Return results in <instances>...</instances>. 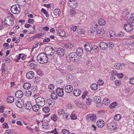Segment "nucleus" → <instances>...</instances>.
I'll use <instances>...</instances> for the list:
<instances>
[{
	"mask_svg": "<svg viewBox=\"0 0 134 134\" xmlns=\"http://www.w3.org/2000/svg\"><path fill=\"white\" fill-rule=\"evenodd\" d=\"M117 103L116 102H113L109 105V107L111 109H115L116 107Z\"/></svg>",
	"mask_w": 134,
	"mask_h": 134,
	"instance_id": "obj_43",
	"label": "nucleus"
},
{
	"mask_svg": "<svg viewBox=\"0 0 134 134\" xmlns=\"http://www.w3.org/2000/svg\"><path fill=\"white\" fill-rule=\"evenodd\" d=\"M98 23L99 25L100 26H103L106 23V21L104 19L102 18H100L98 20Z\"/></svg>",
	"mask_w": 134,
	"mask_h": 134,
	"instance_id": "obj_30",
	"label": "nucleus"
},
{
	"mask_svg": "<svg viewBox=\"0 0 134 134\" xmlns=\"http://www.w3.org/2000/svg\"><path fill=\"white\" fill-rule=\"evenodd\" d=\"M19 55L20 58L23 60L25 59L26 57V55H24V54H19Z\"/></svg>",
	"mask_w": 134,
	"mask_h": 134,
	"instance_id": "obj_49",
	"label": "nucleus"
},
{
	"mask_svg": "<svg viewBox=\"0 0 134 134\" xmlns=\"http://www.w3.org/2000/svg\"><path fill=\"white\" fill-rule=\"evenodd\" d=\"M133 19L130 18L127 21V23L129 24H130L133 26H134V24H133V23L134 21H133Z\"/></svg>",
	"mask_w": 134,
	"mask_h": 134,
	"instance_id": "obj_47",
	"label": "nucleus"
},
{
	"mask_svg": "<svg viewBox=\"0 0 134 134\" xmlns=\"http://www.w3.org/2000/svg\"><path fill=\"white\" fill-rule=\"evenodd\" d=\"M83 52V49L80 48H78L77 49L76 53L81 60H83L84 58V54Z\"/></svg>",
	"mask_w": 134,
	"mask_h": 134,
	"instance_id": "obj_9",
	"label": "nucleus"
},
{
	"mask_svg": "<svg viewBox=\"0 0 134 134\" xmlns=\"http://www.w3.org/2000/svg\"><path fill=\"white\" fill-rule=\"evenodd\" d=\"M92 50H93L96 52H98L99 51V48L97 46H94L93 47H92Z\"/></svg>",
	"mask_w": 134,
	"mask_h": 134,
	"instance_id": "obj_51",
	"label": "nucleus"
},
{
	"mask_svg": "<svg viewBox=\"0 0 134 134\" xmlns=\"http://www.w3.org/2000/svg\"><path fill=\"white\" fill-rule=\"evenodd\" d=\"M97 35H99L101 36L104 33L105 31L103 29H99L97 31Z\"/></svg>",
	"mask_w": 134,
	"mask_h": 134,
	"instance_id": "obj_32",
	"label": "nucleus"
},
{
	"mask_svg": "<svg viewBox=\"0 0 134 134\" xmlns=\"http://www.w3.org/2000/svg\"><path fill=\"white\" fill-rule=\"evenodd\" d=\"M68 5L69 7L74 9L78 5V4L76 1L74 0H70L68 2Z\"/></svg>",
	"mask_w": 134,
	"mask_h": 134,
	"instance_id": "obj_7",
	"label": "nucleus"
},
{
	"mask_svg": "<svg viewBox=\"0 0 134 134\" xmlns=\"http://www.w3.org/2000/svg\"><path fill=\"white\" fill-rule=\"evenodd\" d=\"M41 80L40 77L37 76L35 77L34 79L33 80L34 83H38L40 82Z\"/></svg>",
	"mask_w": 134,
	"mask_h": 134,
	"instance_id": "obj_40",
	"label": "nucleus"
},
{
	"mask_svg": "<svg viewBox=\"0 0 134 134\" xmlns=\"http://www.w3.org/2000/svg\"><path fill=\"white\" fill-rule=\"evenodd\" d=\"M58 114L59 115H61L63 113L64 114V110L63 109H59L58 111Z\"/></svg>",
	"mask_w": 134,
	"mask_h": 134,
	"instance_id": "obj_52",
	"label": "nucleus"
},
{
	"mask_svg": "<svg viewBox=\"0 0 134 134\" xmlns=\"http://www.w3.org/2000/svg\"><path fill=\"white\" fill-rule=\"evenodd\" d=\"M88 97V98H87V97H86V104L87 105H90L91 104V102H92V100L90 98H89V97Z\"/></svg>",
	"mask_w": 134,
	"mask_h": 134,
	"instance_id": "obj_45",
	"label": "nucleus"
},
{
	"mask_svg": "<svg viewBox=\"0 0 134 134\" xmlns=\"http://www.w3.org/2000/svg\"><path fill=\"white\" fill-rule=\"evenodd\" d=\"M54 86L53 84H51L48 85V88L50 89L53 90L54 89Z\"/></svg>",
	"mask_w": 134,
	"mask_h": 134,
	"instance_id": "obj_63",
	"label": "nucleus"
},
{
	"mask_svg": "<svg viewBox=\"0 0 134 134\" xmlns=\"http://www.w3.org/2000/svg\"><path fill=\"white\" fill-rule=\"evenodd\" d=\"M69 114L67 113H64L63 114V117L64 120L65 121H67L70 119Z\"/></svg>",
	"mask_w": 134,
	"mask_h": 134,
	"instance_id": "obj_28",
	"label": "nucleus"
},
{
	"mask_svg": "<svg viewBox=\"0 0 134 134\" xmlns=\"http://www.w3.org/2000/svg\"><path fill=\"white\" fill-rule=\"evenodd\" d=\"M39 106V105L37 104H36L34 105L33 106H32V108L34 111L37 112L40 109Z\"/></svg>",
	"mask_w": 134,
	"mask_h": 134,
	"instance_id": "obj_33",
	"label": "nucleus"
},
{
	"mask_svg": "<svg viewBox=\"0 0 134 134\" xmlns=\"http://www.w3.org/2000/svg\"><path fill=\"white\" fill-rule=\"evenodd\" d=\"M73 93L74 95L75 96H79L81 93V91L80 90L78 89H74L73 91Z\"/></svg>",
	"mask_w": 134,
	"mask_h": 134,
	"instance_id": "obj_21",
	"label": "nucleus"
},
{
	"mask_svg": "<svg viewBox=\"0 0 134 134\" xmlns=\"http://www.w3.org/2000/svg\"><path fill=\"white\" fill-rule=\"evenodd\" d=\"M4 22L8 25L11 26L13 24L14 21L12 17L8 16L5 19Z\"/></svg>",
	"mask_w": 134,
	"mask_h": 134,
	"instance_id": "obj_6",
	"label": "nucleus"
},
{
	"mask_svg": "<svg viewBox=\"0 0 134 134\" xmlns=\"http://www.w3.org/2000/svg\"><path fill=\"white\" fill-rule=\"evenodd\" d=\"M95 30L91 27L90 30L88 31V34L90 35H93V34L95 32Z\"/></svg>",
	"mask_w": 134,
	"mask_h": 134,
	"instance_id": "obj_37",
	"label": "nucleus"
},
{
	"mask_svg": "<svg viewBox=\"0 0 134 134\" xmlns=\"http://www.w3.org/2000/svg\"><path fill=\"white\" fill-rule=\"evenodd\" d=\"M56 52L59 55L63 56L64 55V49L62 48H57Z\"/></svg>",
	"mask_w": 134,
	"mask_h": 134,
	"instance_id": "obj_17",
	"label": "nucleus"
},
{
	"mask_svg": "<svg viewBox=\"0 0 134 134\" xmlns=\"http://www.w3.org/2000/svg\"><path fill=\"white\" fill-rule=\"evenodd\" d=\"M7 100L8 103H11L14 101V98L13 97L10 96L7 97Z\"/></svg>",
	"mask_w": 134,
	"mask_h": 134,
	"instance_id": "obj_36",
	"label": "nucleus"
},
{
	"mask_svg": "<svg viewBox=\"0 0 134 134\" xmlns=\"http://www.w3.org/2000/svg\"><path fill=\"white\" fill-rule=\"evenodd\" d=\"M121 118V116L119 114L116 115L114 117V119L116 121L119 120Z\"/></svg>",
	"mask_w": 134,
	"mask_h": 134,
	"instance_id": "obj_48",
	"label": "nucleus"
},
{
	"mask_svg": "<svg viewBox=\"0 0 134 134\" xmlns=\"http://www.w3.org/2000/svg\"><path fill=\"white\" fill-rule=\"evenodd\" d=\"M42 12L45 14L46 16L47 17H48L49 16V15L48 14V12L46 11V10L45 9L42 8L41 9Z\"/></svg>",
	"mask_w": 134,
	"mask_h": 134,
	"instance_id": "obj_55",
	"label": "nucleus"
},
{
	"mask_svg": "<svg viewBox=\"0 0 134 134\" xmlns=\"http://www.w3.org/2000/svg\"><path fill=\"white\" fill-rule=\"evenodd\" d=\"M47 103L51 107H52L54 105L55 103L54 99H48L47 101Z\"/></svg>",
	"mask_w": 134,
	"mask_h": 134,
	"instance_id": "obj_24",
	"label": "nucleus"
},
{
	"mask_svg": "<svg viewBox=\"0 0 134 134\" xmlns=\"http://www.w3.org/2000/svg\"><path fill=\"white\" fill-rule=\"evenodd\" d=\"M43 111L45 113H48L50 110L49 108L48 107H46L42 109Z\"/></svg>",
	"mask_w": 134,
	"mask_h": 134,
	"instance_id": "obj_46",
	"label": "nucleus"
},
{
	"mask_svg": "<svg viewBox=\"0 0 134 134\" xmlns=\"http://www.w3.org/2000/svg\"><path fill=\"white\" fill-rule=\"evenodd\" d=\"M68 61L71 62V61L74 62H77L80 58L78 56L76 53H70L68 57H67Z\"/></svg>",
	"mask_w": 134,
	"mask_h": 134,
	"instance_id": "obj_2",
	"label": "nucleus"
},
{
	"mask_svg": "<svg viewBox=\"0 0 134 134\" xmlns=\"http://www.w3.org/2000/svg\"><path fill=\"white\" fill-rule=\"evenodd\" d=\"M71 119L72 120H75L77 119V117L76 115L74 114H72L70 115Z\"/></svg>",
	"mask_w": 134,
	"mask_h": 134,
	"instance_id": "obj_57",
	"label": "nucleus"
},
{
	"mask_svg": "<svg viewBox=\"0 0 134 134\" xmlns=\"http://www.w3.org/2000/svg\"><path fill=\"white\" fill-rule=\"evenodd\" d=\"M77 26L75 25L72 26H71L70 27L71 30L73 31H75L77 29Z\"/></svg>",
	"mask_w": 134,
	"mask_h": 134,
	"instance_id": "obj_62",
	"label": "nucleus"
},
{
	"mask_svg": "<svg viewBox=\"0 0 134 134\" xmlns=\"http://www.w3.org/2000/svg\"><path fill=\"white\" fill-rule=\"evenodd\" d=\"M91 88L92 90H96L98 88L97 85L95 83L92 84L91 86Z\"/></svg>",
	"mask_w": 134,
	"mask_h": 134,
	"instance_id": "obj_44",
	"label": "nucleus"
},
{
	"mask_svg": "<svg viewBox=\"0 0 134 134\" xmlns=\"http://www.w3.org/2000/svg\"><path fill=\"white\" fill-rule=\"evenodd\" d=\"M110 73L111 75L114 76H115L116 75H117V74H118L117 73V72L115 70H113L111 71Z\"/></svg>",
	"mask_w": 134,
	"mask_h": 134,
	"instance_id": "obj_61",
	"label": "nucleus"
},
{
	"mask_svg": "<svg viewBox=\"0 0 134 134\" xmlns=\"http://www.w3.org/2000/svg\"><path fill=\"white\" fill-rule=\"evenodd\" d=\"M37 65L34 63H31L29 65L30 68L31 69H34L37 66Z\"/></svg>",
	"mask_w": 134,
	"mask_h": 134,
	"instance_id": "obj_58",
	"label": "nucleus"
},
{
	"mask_svg": "<svg viewBox=\"0 0 134 134\" xmlns=\"http://www.w3.org/2000/svg\"><path fill=\"white\" fill-rule=\"evenodd\" d=\"M97 125L98 127H102L104 126V122L102 120H99L97 122Z\"/></svg>",
	"mask_w": 134,
	"mask_h": 134,
	"instance_id": "obj_19",
	"label": "nucleus"
},
{
	"mask_svg": "<svg viewBox=\"0 0 134 134\" xmlns=\"http://www.w3.org/2000/svg\"><path fill=\"white\" fill-rule=\"evenodd\" d=\"M116 36L119 39H121L125 36V33L122 31H120L118 33Z\"/></svg>",
	"mask_w": 134,
	"mask_h": 134,
	"instance_id": "obj_23",
	"label": "nucleus"
},
{
	"mask_svg": "<svg viewBox=\"0 0 134 134\" xmlns=\"http://www.w3.org/2000/svg\"><path fill=\"white\" fill-rule=\"evenodd\" d=\"M16 106L18 108H21L24 105V101L21 99L17 100L15 103Z\"/></svg>",
	"mask_w": 134,
	"mask_h": 134,
	"instance_id": "obj_13",
	"label": "nucleus"
},
{
	"mask_svg": "<svg viewBox=\"0 0 134 134\" xmlns=\"http://www.w3.org/2000/svg\"><path fill=\"white\" fill-rule=\"evenodd\" d=\"M51 118L54 121H56L57 119V117L56 115H53L51 116Z\"/></svg>",
	"mask_w": 134,
	"mask_h": 134,
	"instance_id": "obj_53",
	"label": "nucleus"
},
{
	"mask_svg": "<svg viewBox=\"0 0 134 134\" xmlns=\"http://www.w3.org/2000/svg\"><path fill=\"white\" fill-rule=\"evenodd\" d=\"M58 34L60 36L64 37L65 35V31L62 30H59L58 31Z\"/></svg>",
	"mask_w": 134,
	"mask_h": 134,
	"instance_id": "obj_31",
	"label": "nucleus"
},
{
	"mask_svg": "<svg viewBox=\"0 0 134 134\" xmlns=\"http://www.w3.org/2000/svg\"><path fill=\"white\" fill-rule=\"evenodd\" d=\"M32 92L29 90H27L26 91L25 95L26 96H31L32 94Z\"/></svg>",
	"mask_w": 134,
	"mask_h": 134,
	"instance_id": "obj_60",
	"label": "nucleus"
},
{
	"mask_svg": "<svg viewBox=\"0 0 134 134\" xmlns=\"http://www.w3.org/2000/svg\"><path fill=\"white\" fill-rule=\"evenodd\" d=\"M98 27V25L97 23L95 22L92 23L91 24V27L94 29L95 30H96L97 29Z\"/></svg>",
	"mask_w": 134,
	"mask_h": 134,
	"instance_id": "obj_35",
	"label": "nucleus"
},
{
	"mask_svg": "<svg viewBox=\"0 0 134 134\" xmlns=\"http://www.w3.org/2000/svg\"><path fill=\"white\" fill-rule=\"evenodd\" d=\"M54 49H52L51 50H50L49 51H46V54H47V55H53L54 53Z\"/></svg>",
	"mask_w": 134,
	"mask_h": 134,
	"instance_id": "obj_26",
	"label": "nucleus"
},
{
	"mask_svg": "<svg viewBox=\"0 0 134 134\" xmlns=\"http://www.w3.org/2000/svg\"><path fill=\"white\" fill-rule=\"evenodd\" d=\"M13 130H7L6 131L4 134H13Z\"/></svg>",
	"mask_w": 134,
	"mask_h": 134,
	"instance_id": "obj_50",
	"label": "nucleus"
},
{
	"mask_svg": "<svg viewBox=\"0 0 134 134\" xmlns=\"http://www.w3.org/2000/svg\"><path fill=\"white\" fill-rule=\"evenodd\" d=\"M16 1L18 3H22V5H25L26 4V1L25 0H16Z\"/></svg>",
	"mask_w": 134,
	"mask_h": 134,
	"instance_id": "obj_54",
	"label": "nucleus"
},
{
	"mask_svg": "<svg viewBox=\"0 0 134 134\" xmlns=\"http://www.w3.org/2000/svg\"><path fill=\"white\" fill-rule=\"evenodd\" d=\"M51 96L53 99H56L58 98V96L56 93L54 92H53L51 94Z\"/></svg>",
	"mask_w": 134,
	"mask_h": 134,
	"instance_id": "obj_42",
	"label": "nucleus"
},
{
	"mask_svg": "<svg viewBox=\"0 0 134 134\" xmlns=\"http://www.w3.org/2000/svg\"><path fill=\"white\" fill-rule=\"evenodd\" d=\"M103 103L105 105H108L109 104V101L108 98H105L103 100Z\"/></svg>",
	"mask_w": 134,
	"mask_h": 134,
	"instance_id": "obj_38",
	"label": "nucleus"
},
{
	"mask_svg": "<svg viewBox=\"0 0 134 134\" xmlns=\"http://www.w3.org/2000/svg\"><path fill=\"white\" fill-rule=\"evenodd\" d=\"M70 13L71 15H74L76 13V12L74 10L72 9L70 11Z\"/></svg>",
	"mask_w": 134,
	"mask_h": 134,
	"instance_id": "obj_64",
	"label": "nucleus"
},
{
	"mask_svg": "<svg viewBox=\"0 0 134 134\" xmlns=\"http://www.w3.org/2000/svg\"><path fill=\"white\" fill-rule=\"evenodd\" d=\"M84 48L87 51L90 52L92 50V46L88 43H86L84 45Z\"/></svg>",
	"mask_w": 134,
	"mask_h": 134,
	"instance_id": "obj_14",
	"label": "nucleus"
},
{
	"mask_svg": "<svg viewBox=\"0 0 134 134\" xmlns=\"http://www.w3.org/2000/svg\"><path fill=\"white\" fill-rule=\"evenodd\" d=\"M48 58L46 54L43 53H39L37 57V60L38 62L41 64L45 63L47 62Z\"/></svg>",
	"mask_w": 134,
	"mask_h": 134,
	"instance_id": "obj_1",
	"label": "nucleus"
},
{
	"mask_svg": "<svg viewBox=\"0 0 134 134\" xmlns=\"http://www.w3.org/2000/svg\"><path fill=\"white\" fill-rule=\"evenodd\" d=\"M74 79L73 76L71 75H68L66 77V79L68 82H70Z\"/></svg>",
	"mask_w": 134,
	"mask_h": 134,
	"instance_id": "obj_39",
	"label": "nucleus"
},
{
	"mask_svg": "<svg viewBox=\"0 0 134 134\" xmlns=\"http://www.w3.org/2000/svg\"><path fill=\"white\" fill-rule=\"evenodd\" d=\"M125 65L124 63L116 64H115L114 65V68L116 69H119L122 68V66H125Z\"/></svg>",
	"mask_w": 134,
	"mask_h": 134,
	"instance_id": "obj_18",
	"label": "nucleus"
},
{
	"mask_svg": "<svg viewBox=\"0 0 134 134\" xmlns=\"http://www.w3.org/2000/svg\"><path fill=\"white\" fill-rule=\"evenodd\" d=\"M45 100L42 97H38L36 99V104L40 105V106L42 107L45 104Z\"/></svg>",
	"mask_w": 134,
	"mask_h": 134,
	"instance_id": "obj_4",
	"label": "nucleus"
},
{
	"mask_svg": "<svg viewBox=\"0 0 134 134\" xmlns=\"http://www.w3.org/2000/svg\"><path fill=\"white\" fill-rule=\"evenodd\" d=\"M133 26L127 23L124 25V29L128 32L131 31L133 29Z\"/></svg>",
	"mask_w": 134,
	"mask_h": 134,
	"instance_id": "obj_10",
	"label": "nucleus"
},
{
	"mask_svg": "<svg viewBox=\"0 0 134 134\" xmlns=\"http://www.w3.org/2000/svg\"><path fill=\"white\" fill-rule=\"evenodd\" d=\"M62 132L63 134H70L69 131L65 129L62 130Z\"/></svg>",
	"mask_w": 134,
	"mask_h": 134,
	"instance_id": "obj_59",
	"label": "nucleus"
},
{
	"mask_svg": "<svg viewBox=\"0 0 134 134\" xmlns=\"http://www.w3.org/2000/svg\"><path fill=\"white\" fill-rule=\"evenodd\" d=\"M107 44L109 48L111 49H112L114 46V44L112 42L109 41L108 42Z\"/></svg>",
	"mask_w": 134,
	"mask_h": 134,
	"instance_id": "obj_41",
	"label": "nucleus"
},
{
	"mask_svg": "<svg viewBox=\"0 0 134 134\" xmlns=\"http://www.w3.org/2000/svg\"><path fill=\"white\" fill-rule=\"evenodd\" d=\"M93 100L97 103H99L100 102V97L98 96H96L94 98Z\"/></svg>",
	"mask_w": 134,
	"mask_h": 134,
	"instance_id": "obj_29",
	"label": "nucleus"
},
{
	"mask_svg": "<svg viewBox=\"0 0 134 134\" xmlns=\"http://www.w3.org/2000/svg\"><path fill=\"white\" fill-rule=\"evenodd\" d=\"M31 86V84L29 82H26L23 85L24 88L27 90L29 89L30 88Z\"/></svg>",
	"mask_w": 134,
	"mask_h": 134,
	"instance_id": "obj_27",
	"label": "nucleus"
},
{
	"mask_svg": "<svg viewBox=\"0 0 134 134\" xmlns=\"http://www.w3.org/2000/svg\"><path fill=\"white\" fill-rule=\"evenodd\" d=\"M25 108L27 110L31 109L32 107L31 103L29 102H26L24 105Z\"/></svg>",
	"mask_w": 134,
	"mask_h": 134,
	"instance_id": "obj_22",
	"label": "nucleus"
},
{
	"mask_svg": "<svg viewBox=\"0 0 134 134\" xmlns=\"http://www.w3.org/2000/svg\"><path fill=\"white\" fill-rule=\"evenodd\" d=\"M86 118L87 120H90L91 121H95L96 120L97 116L95 114H90L86 116Z\"/></svg>",
	"mask_w": 134,
	"mask_h": 134,
	"instance_id": "obj_8",
	"label": "nucleus"
},
{
	"mask_svg": "<svg viewBox=\"0 0 134 134\" xmlns=\"http://www.w3.org/2000/svg\"><path fill=\"white\" fill-rule=\"evenodd\" d=\"M99 46L101 49L103 50H105L107 49L108 46L107 43L102 42L99 43Z\"/></svg>",
	"mask_w": 134,
	"mask_h": 134,
	"instance_id": "obj_11",
	"label": "nucleus"
},
{
	"mask_svg": "<svg viewBox=\"0 0 134 134\" xmlns=\"http://www.w3.org/2000/svg\"><path fill=\"white\" fill-rule=\"evenodd\" d=\"M23 94V92L21 90L17 91L15 93V96L16 97L19 98L22 97Z\"/></svg>",
	"mask_w": 134,
	"mask_h": 134,
	"instance_id": "obj_16",
	"label": "nucleus"
},
{
	"mask_svg": "<svg viewBox=\"0 0 134 134\" xmlns=\"http://www.w3.org/2000/svg\"><path fill=\"white\" fill-rule=\"evenodd\" d=\"M107 125L108 128L111 131H114L117 128V124L114 121L110 122Z\"/></svg>",
	"mask_w": 134,
	"mask_h": 134,
	"instance_id": "obj_5",
	"label": "nucleus"
},
{
	"mask_svg": "<svg viewBox=\"0 0 134 134\" xmlns=\"http://www.w3.org/2000/svg\"><path fill=\"white\" fill-rule=\"evenodd\" d=\"M57 94L59 97L63 96L64 94V89L63 88H58L56 90Z\"/></svg>",
	"mask_w": 134,
	"mask_h": 134,
	"instance_id": "obj_12",
	"label": "nucleus"
},
{
	"mask_svg": "<svg viewBox=\"0 0 134 134\" xmlns=\"http://www.w3.org/2000/svg\"><path fill=\"white\" fill-rule=\"evenodd\" d=\"M97 83L99 86H102L103 85L104 82L102 80H99L97 81Z\"/></svg>",
	"mask_w": 134,
	"mask_h": 134,
	"instance_id": "obj_56",
	"label": "nucleus"
},
{
	"mask_svg": "<svg viewBox=\"0 0 134 134\" xmlns=\"http://www.w3.org/2000/svg\"><path fill=\"white\" fill-rule=\"evenodd\" d=\"M54 16L57 17L59 16L61 13V11L59 9L57 8L54 10Z\"/></svg>",
	"mask_w": 134,
	"mask_h": 134,
	"instance_id": "obj_25",
	"label": "nucleus"
},
{
	"mask_svg": "<svg viewBox=\"0 0 134 134\" xmlns=\"http://www.w3.org/2000/svg\"><path fill=\"white\" fill-rule=\"evenodd\" d=\"M34 73L32 71H30L27 72L26 76L29 79H31L33 78L34 76Z\"/></svg>",
	"mask_w": 134,
	"mask_h": 134,
	"instance_id": "obj_20",
	"label": "nucleus"
},
{
	"mask_svg": "<svg viewBox=\"0 0 134 134\" xmlns=\"http://www.w3.org/2000/svg\"><path fill=\"white\" fill-rule=\"evenodd\" d=\"M11 10L12 13L14 14H18L20 11L19 5L17 4L13 5L11 7Z\"/></svg>",
	"mask_w": 134,
	"mask_h": 134,
	"instance_id": "obj_3",
	"label": "nucleus"
},
{
	"mask_svg": "<svg viewBox=\"0 0 134 134\" xmlns=\"http://www.w3.org/2000/svg\"><path fill=\"white\" fill-rule=\"evenodd\" d=\"M73 89V87L71 85H68L65 87V92L69 93L71 92Z\"/></svg>",
	"mask_w": 134,
	"mask_h": 134,
	"instance_id": "obj_15",
	"label": "nucleus"
},
{
	"mask_svg": "<svg viewBox=\"0 0 134 134\" xmlns=\"http://www.w3.org/2000/svg\"><path fill=\"white\" fill-rule=\"evenodd\" d=\"M107 34L109 37L112 38H114L115 36L114 32L112 31L109 32Z\"/></svg>",
	"mask_w": 134,
	"mask_h": 134,
	"instance_id": "obj_34",
	"label": "nucleus"
}]
</instances>
